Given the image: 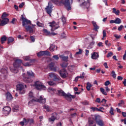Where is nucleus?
Masks as SVG:
<instances>
[{"mask_svg": "<svg viewBox=\"0 0 126 126\" xmlns=\"http://www.w3.org/2000/svg\"><path fill=\"white\" fill-rule=\"evenodd\" d=\"M61 20H62V22L63 23V24H64V23H65V22H66V20L65 19V18L64 17H62L61 18Z\"/></svg>", "mask_w": 126, "mask_h": 126, "instance_id": "79ce46f5", "label": "nucleus"}, {"mask_svg": "<svg viewBox=\"0 0 126 126\" xmlns=\"http://www.w3.org/2000/svg\"><path fill=\"white\" fill-rule=\"evenodd\" d=\"M61 3H62L63 4H64L67 10H71V6L70 5L69 0H62Z\"/></svg>", "mask_w": 126, "mask_h": 126, "instance_id": "1a4fd4ad", "label": "nucleus"}, {"mask_svg": "<svg viewBox=\"0 0 126 126\" xmlns=\"http://www.w3.org/2000/svg\"><path fill=\"white\" fill-rule=\"evenodd\" d=\"M13 41H14V38H13L12 37H9L8 38V44L13 42Z\"/></svg>", "mask_w": 126, "mask_h": 126, "instance_id": "473e14b6", "label": "nucleus"}, {"mask_svg": "<svg viewBox=\"0 0 126 126\" xmlns=\"http://www.w3.org/2000/svg\"><path fill=\"white\" fill-rule=\"evenodd\" d=\"M48 75L49 77H51V78H53L56 76V75H55V73H49Z\"/></svg>", "mask_w": 126, "mask_h": 126, "instance_id": "ea45409f", "label": "nucleus"}, {"mask_svg": "<svg viewBox=\"0 0 126 126\" xmlns=\"http://www.w3.org/2000/svg\"><path fill=\"white\" fill-rule=\"evenodd\" d=\"M49 67L51 70H53V71H57V67L55 66V63H51L49 64Z\"/></svg>", "mask_w": 126, "mask_h": 126, "instance_id": "aec40b11", "label": "nucleus"}, {"mask_svg": "<svg viewBox=\"0 0 126 126\" xmlns=\"http://www.w3.org/2000/svg\"><path fill=\"white\" fill-rule=\"evenodd\" d=\"M122 115L123 116V117L126 118V112H122Z\"/></svg>", "mask_w": 126, "mask_h": 126, "instance_id": "774afa93", "label": "nucleus"}, {"mask_svg": "<svg viewBox=\"0 0 126 126\" xmlns=\"http://www.w3.org/2000/svg\"><path fill=\"white\" fill-rule=\"evenodd\" d=\"M56 47V46L54 44H51L50 48L49 50L51 52H54L55 51V48Z\"/></svg>", "mask_w": 126, "mask_h": 126, "instance_id": "c85d7f7f", "label": "nucleus"}, {"mask_svg": "<svg viewBox=\"0 0 126 126\" xmlns=\"http://www.w3.org/2000/svg\"><path fill=\"white\" fill-rule=\"evenodd\" d=\"M3 111L5 115H8L11 111V108L8 106H6L3 108Z\"/></svg>", "mask_w": 126, "mask_h": 126, "instance_id": "a211bd4d", "label": "nucleus"}, {"mask_svg": "<svg viewBox=\"0 0 126 126\" xmlns=\"http://www.w3.org/2000/svg\"><path fill=\"white\" fill-rule=\"evenodd\" d=\"M17 90L19 91L20 94H24L26 92L24 85L22 84H19L17 85Z\"/></svg>", "mask_w": 126, "mask_h": 126, "instance_id": "9d476101", "label": "nucleus"}, {"mask_svg": "<svg viewBox=\"0 0 126 126\" xmlns=\"http://www.w3.org/2000/svg\"><path fill=\"white\" fill-rule=\"evenodd\" d=\"M100 91H101V93H102V94H103V95H105V96H107V95H108V94H107V92H106V91H105V89H104V88H100Z\"/></svg>", "mask_w": 126, "mask_h": 126, "instance_id": "cd10ccee", "label": "nucleus"}, {"mask_svg": "<svg viewBox=\"0 0 126 126\" xmlns=\"http://www.w3.org/2000/svg\"><path fill=\"white\" fill-rule=\"evenodd\" d=\"M37 57H42V56H51L50 52L48 51H40L37 53Z\"/></svg>", "mask_w": 126, "mask_h": 126, "instance_id": "ddd939ff", "label": "nucleus"}, {"mask_svg": "<svg viewBox=\"0 0 126 126\" xmlns=\"http://www.w3.org/2000/svg\"><path fill=\"white\" fill-rule=\"evenodd\" d=\"M19 110L18 105H15L13 108V112H17Z\"/></svg>", "mask_w": 126, "mask_h": 126, "instance_id": "e433bc0d", "label": "nucleus"}, {"mask_svg": "<svg viewBox=\"0 0 126 126\" xmlns=\"http://www.w3.org/2000/svg\"><path fill=\"white\" fill-rule=\"evenodd\" d=\"M106 36V31H103V37H105Z\"/></svg>", "mask_w": 126, "mask_h": 126, "instance_id": "338daca9", "label": "nucleus"}, {"mask_svg": "<svg viewBox=\"0 0 126 126\" xmlns=\"http://www.w3.org/2000/svg\"><path fill=\"white\" fill-rule=\"evenodd\" d=\"M23 121H24V123L25 125H27L28 124H29V119H26V118H24Z\"/></svg>", "mask_w": 126, "mask_h": 126, "instance_id": "4c0bfd02", "label": "nucleus"}, {"mask_svg": "<svg viewBox=\"0 0 126 126\" xmlns=\"http://www.w3.org/2000/svg\"><path fill=\"white\" fill-rule=\"evenodd\" d=\"M35 59L31 60L30 62H27L26 63H23V64L24 66H31L35 63Z\"/></svg>", "mask_w": 126, "mask_h": 126, "instance_id": "f3484780", "label": "nucleus"}, {"mask_svg": "<svg viewBox=\"0 0 126 126\" xmlns=\"http://www.w3.org/2000/svg\"><path fill=\"white\" fill-rule=\"evenodd\" d=\"M8 16V14H7L6 12H4L2 16H1V18L2 20H0V26H4V25H6L7 23H8L9 21V19H8L7 18Z\"/></svg>", "mask_w": 126, "mask_h": 126, "instance_id": "20e7f679", "label": "nucleus"}, {"mask_svg": "<svg viewBox=\"0 0 126 126\" xmlns=\"http://www.w3.org/2000/svg\"><path fill=\"white\" fill-rule=\"evenodd\" d=\"M60 74L61 76V77H63V78H65L66 77H67L68 75V73H67V71H66V70L65 69H63L60 71Z\"/></svg>", "mask_w": 126, "mask_h": 126, "instance_id": "4468645a", "label": "nucleus"}, {"mask_svg": "<svg viewBox=\"0 0 126 126\" xmlns=\"http://www.w3.org/2000/svg\"><path fill=\"white\" fill-rule=\"evenodd\" d=\"M33 86L38 90H46V86L40 81H36L33 85Z\"/></svg>", "mask_w": 126, "mask_h": 126, "instance_id": "423d86ee", "label": "nucleus"}, {"mask_svg": "<svg viewBox=\"0 0 126 126\" xmlns=\"http://www.w3.org/2000/svg\"><path fill=\"white\" fill-rule=\"evenodd\" d=\"M19 125L20 126H24V125H25V124L24 123V121H23H23L20 122Z\"/></svg>", "mask_w": 126, "mask_h": 126, "instance_id": "6e6d98bb", "label": "nucleus"}, {"mask_svg": "<svg viewBox=\"0 0 126 126\" xmlns=\"http://www.w3.org/2000/svg\"><path fill=\"white\" fill-rule=\"evenodd\" d=\"M58 94L59 95V96H63V97H65V98H70L74 99V98H75V96L72 95L70 94H65L63 91L60 90L58 91Z\"/></svg>", "mask_w": 126, "mask_h": 126, "instance_id": "39448f33", "label": "nucleus"}, {"mask_svg": "<svg viewBox=\"0 0 126 126\" xmlns=\"http://www.w3.org/2000/svg\"><path fill=\"white\" fill-rule=\"evenodd\" d=\"M43 31L45 33V34H46V35H51V32H49L47 29H43Z\"/></svg>", "mask_w": 126, "mask_h": 126, "instance_id": "58836bf2", "label": "nucleus"}, {"mask_svg": "<svg viewBox=\"0 0 126 126\" xmlns=\"http://www.w3.org/2000/svg\"><path fill=\"white\" fill-rule=\"evenodd\" d=\"M29 96L30 98H33L34 96H33V93L30 92L29 94Z\"/></svg>", "mask_w": 126, "mask_h": 126, "instance_id": "a18cd8bd", "label": "nucleus"}, {"mask_svg": "<svg viewBox=\"0 0 126 126\" xmlns=\"http://www.w3.org/2000/svg\"><path fill=\"white\" fill-rule=\"evenodd\" d=\"M114 37L116 38V39H117L119 40L121 38V35H118V34H114Z\"/></svg>", "mask_w": 126, "mask_h": 126, "instance_id": "49530a36", "label": "nucleus"}, {"mask_svg": "<svg viewBox=\"0 0 126 126\" xmlns=\"http://www.w3.org/2000/svg\"><path fill=\"white\" fill-rule=\"evenodd\" d=\"M6 40V36L5 35H3L2 37H1V42L2 44L4 43V41Z\"/></svg>", "mask_w": 126, "mask_h": 126, "instance_id": "72a5a7b5", "label": "nucleus"}, {"mask_svg": "<svg viewBox=\"0 0 126 126\" xmlns=\"http://www.w3.org/2000/svg\"><path fill=\"white\" fill-rule=\"evenodd\" d=\"M35 102H38L41 104H45L46 103V98H44L42 96H39V98H32V100L29 102V106L32 107L35 104Z\"/></svg>", "mask_w": 126, "mask_h": 126, "instance_id": "f03ea898", "label": "nucleus"}, {"mask_svg": "<svg viewBox=\"0 0 126 126\" xmlns=\"http://www.w3.org/2000/svg\"><path fill=\"white\" fill-rule=\"evenodd\" d=\"M48 84H49V85L53 86L55 84V83H54L53 81H51L48 82Z\"/></svg>", "mask_w": 126, "mask_h": 126, "instance_id": "3c124183", "label": "nucleus"}, {"mask_svg": "<svg viewBox=\"0 0 126 126\" xmlns=\"http://www.w3.org/2000/svg\"><path fill=\"white\" fill-rule=\"evenodd\" d=\"M102 110H104V108L103 107H101L99 109L97 108V111H99V112H103Z\"/></svg>", "mask_w": 126, "mask_h": 126, "instance_id": "052dcab7", "label": "nucleus"}, {"mask_svg": "<svg viewBox=\"0 0 126 126\" xmlns=\"http://www.w3.org/2000/svg\"><path fill=\"white\" fill-rule=\"evenodd\" d=\"M92 24L94 27V30L95 31H97V30H98V29H99V26L98 25H97V24H96V22L93 21Z\"/></svg>", "mask_w": 126, "mask_h": 126, "instance_id": "5701e85b", "label": "nucleus"}, {"mask_svg": "<svg viewBox=\"0 0 126 126\" xmlns=\"http://www.w3.org/2000/svg\"><path fill=\"white\" fill-rule=\"evenodd\" d=\"M24 60H25V61H29V60H30V57L29 56H26L25 57H24Z\"/></svg>", "mask_w": 126, "mask_h": 126, "instance_id": "8fccbe9b", "label": "nucleus"}, {"mask_svg": "<svg viewBox=\"0 0 126 126\" xmlns=\"http://www.w3.org/2000/svg\"><path fill=\"white\" fill-rule=\"evenodd\" d=\"M86 56L87 57H88V55H89V50H86V54H85Z\"/></svg>", "mask_w": 126, "mask_h": 126, "instance_id": "e2e57ef3", "label": "nucleus"}, {"mask_svg": "<svg viewBox=\"0 0 126 126\" xmlns=\"http://www.w3.org/2000/svg\"><path fill=\"white\" fill-rule=\"evenodd\" d=\"M60 117L57 116V113H54L52 114V116L48 119V121L50 123H54L56 120H59Z\"/></svg>", "mask_w": 126, "mask_h": 126, "instance_id": "f8f14e48", "label": "nucleus"}, {"mask_svg": "<svg viewBox=\"0 0 126 126\" xmlns=\"http://www.w3.org/2000/svg\"><path fill=\"white\" fill-rule=\"evenodd\" d=\"M36 25H37L38 27H42V28L45 27V25H44V24H42L39 22H37L36 23Z\"/></svg>", "mask_w": 126, "mask_h": 126, "instance_id": "f704fd0d", "label": "nucleus"}, {"mask_svg": "<svg viewBox=\"0 0 126 126\" xmlns=\"http://www.w3.org/2000/svg\"><path fill=\"white\" fill-rule=\"evenodd\" d=\"M43 108L45 109L47 112H50L51 111V108H50V106L47 105H44L43 106Z\"/></svg>", "mask_w": 126, "mask_h": 126, "instance_id": "7c9ffc66", "label": "nucleus"}, {"mask_svg": "<svg viewBox=\"0 0 126 126\" xmlns=\"http://www.w3.org/2000/svg\"><path fill=\"white\" fill-rule=\"evenodd\" d=\"M123 28H124V26L121 25L118 29V31H122Z\"/></svg>", "mask_w": 126, "mask_h": 126, "instance_id": "603ef678", "label": "nucleus"}, {"mask_svg": "<svg viewBox=\"0 0 126 126\" xmlns=\"http://www.w3.org/2000/svg\"><path fill=\"white\" fill-rule=\"evenodd\" d=\"M97 46L98 47H103V43L102 42H99L98 44H97Z\"/></svg>", "mask_w": 126, "mask_h": 126, "instance_id": "bf43d9fd", "label": "nucleus"}, {"mask_svg": "<svg viewBox=\"0 0 126 126\" xmlns=\"http://www.w3.org/2000/svg\"><path fill=\"white\" fill-rule=\"evenodd\" d=\"M5 96L7 101H10V100H12V99H13V97H12L11 94L9 92H7Z\"/></svg>", "mask_w": 126, "mask_h": 126, "instance_id": "412c9836", "label": "nucleus"}, {"mask_svg": "<svg viewBox=\"0 0 126 126\" xmlns=\"http://www.w3.org/2000/svg\"><path fill=\"white\" fill-rule=\"evenodd\" d=\"M110 81H106L105 83V86H108V85H109V84H110Z\"/></svg>", "mask_w": 126, "mask_h": 126, "instance_id": "69168bd1", "label": "nucleus"}, {"mask_svg": "<svg viewBox=\"0 0 126 126\" xmlns=\"http://www.w3.org/2000/svg\"><path fill=\"white\" fill-rule=\"evenodd\" d=\"M60 58L61 59V60H63V61H64V62H67L68 60V56H65L63 55H60Z\"/></svg>", "mask_w": 126, "mask_h": 126, "instance_id": "4be33fe9", "label": "nucleus"}, {"mask_svg": "<svg viewBox=\"0 0 126 126\" xmlns=\"http://www.w3.org/2000/svg\"><path fill=\"white\" fill-rule=\"evenodd\" d=\"M45 9L48 14H49L50 16H52L51 13H52V11H53V6H52V4L50 2L48 3V5L47 7L45 8Z\"/></svg>", "mask_w": 126, "mask_h": 126, "instance_id": "2eb2a0df", "label": "nucleus"}, {"mask_svg": "<svg viewBox=\"0 0 126 126\" xmlns=\"http://www.w3.org/2000/svg\"><path fill=\"white\" fill-rule=\"evenodd\" d=\"M31 40L32 42H35V38L33 36H31Z\"/></svg>", "mask_w": 126, "mask_h": 126, "instance_id": "4d7b16f0", "label": "nucleus"}, {"mask_svg": "<svg viewBox=\"0 0 126 126\" xmlns=\"http://www.w3.org/2000/svg\"><path fill=\"white\" fill-rule=\"evenodd\" d=\"M92 86H93V85H92L91 83H90V82H87L86 87L87 90H88V91H90V89H91Z\"/></svg>", "mask_w": 126, "mask_h": 126, "instance_id": "393cba45", "label": "nucleus"}, {"mask_svg": "<svg viewBox=\"0 0 126 126\" xmlns=\"http://www.w3.org/2000/svg\"><path fill=\"white\" fill-rule=\"evenodd\" d=\"M48 92H50V93H56V92H57V90L52 88H49L48 89Z\"/></svg>", "mask_w": 126, "mask_h": 126, "instance_id": "bb28decb", "label": "nucleus"}, {"mask_svg": "<svg viewBox=\"0 0 126 126\" xmlns=\"http://www.w3.org/2000/svg\"><path fill=\"white\" fill-rule=\"evenodd\" d=\"M115 21V24H120V23H122V20H121V19L117 18L116 19Z\"/></svg>", "mask_w": 126, "mask_h": 126, "instance_id": "2f4dec72", "label": "nucleus"}, {"mask_svg": "<svg viewBox=\"0 0 126 126\" xmlns=\"http://www.w3.org/2000/svg\"><path fill=\"white\" fill-rule=\"evenodd\" d=\"M23 80L25 82H26V83H31V82L33 81V80H32L31 78L26 77V74L25 73L23 74Z\"/></svg>", "mask_w": 126, "mask_h": 126, "instance_id": "dca6fc26", "label": "nucleus"}, {"mask_svg": "<svg viewBox=\"0 0 126 126\" xmlns=\"http://www.w3.org/2000/svg\"><path fill=\"white\" fill-rule=\"evenodd\" d=\"M112 10L113 13H115L116 15H120V10H117L115 8H113Z\"/></svg>", "mask_w": 126, "mask_h": 126, "instance_id": "a878e982", "label": "nucleus"}, {"mask_svg": "<svg viewBox=\"0 0 126 126\" xmlns=\"http://www.w3.org/2000/svg\"><path fill=\"white\" fill-rule=\"evenodd\" d=\"M110 108H110L109 113H110V114H111V115H114V109L112 107H111Z\"/></svg>", "mask_w": 126, "mask_h": 126, "instance_id": "a19ab883", "label": "nucleus"}, {"mask_svg": "<svg viewBox=\"0 0 126 126\" xmlns=\"http://www.w3.org/2000/svg\"><path fill=\"white\" fill-rule=\"evenodd\" d=\"M21 63H22V60L20 59L16 60L15 63H13L14 67L10 68L11 71L13 73H17V72H18V69L17 68L20 66Z\"/></svg>", "mask_w": 126, "mask_h": 126, "instance_id": "7ed1b4c3", "label": "nucleus"}, {"mask_svg": "<svg viewBox=\"0 0 126 126\" xmlns=\"http://www.w3.org/2000/svg\"><path fill=\"white\" fill-rule=\"evenodd\" d=\"M89 126H90L91 125H93L94 124V121L89 120Z\"/></svg>", "mask_w": 126, "mask_h": 126, "instance_id": "13d9d810", "label": "nucleus"}, {"mask_svg": "<svg viewBox=\"0 0 126 126\" xmlns=\"http://www.w3.org/2000/svg\"><path fill=\"white\" fill-rule=\"evenodd\" d=\"M50 25H49V26L51 27V31H55V30L58 29V28L60 27L59 26V25L56 23V22H55L54 21L50 23Z\"/></svg>", "mask_w": 126, "mask_h": 126, "instance_id": "9b49d317", "label": "nucleus"}, {"mask_svg": "<svg viewBox=\"0 0 126 126\" xmlns=\"http://www.w3.org/2000/svg\"><path fill=\"white\" fill-rule=\"evenodd\" d=\"M53 58L56 60V61H58L59 58V55H54L53 56Z\"/></svg>", "mask_w": 126, "mask_h": 126, "instance_id": "37998d69", "label": "nucleus"}, {"mask_svg": "<svg viewBox=\"0 0 126 126\" xmlns=\"http://www.w3.org/2000/svg\"><path fill=\"white\" fill-rule=\"evenodd\" d=\"M61 65L62 67H66L67 65H68V63H67L66 62H63L61 63Z\"/></svg>", "mask_w": 126, "mask_h": 126, "instance_id": "c756f323", "label": "nucleus"}, {"mask_svg": "<svg viewBox=\"0 0 126 126\" xmlns=\"http://www.w3.org/2000/svg\"><path fill=\"white\" fill-rule=\"evenodd\" d=\"M111 75L114 79H116L117 77V74H116V72L114 70L112 71Z\"/></svg>", "mask_w": 126, "mask_h": 126, "instance_id": "c9c22d12", "label": "nucleus"}, {"mask_svg": "<svg viewBox=\"0 0 126 126\" xmlns=\"http://www.w3.org/2000/svg\"><path fill=\"white\" fill-rule=\"evenodd\" d=\"M112 56H113V53L112 52L108 53L107 55V58H110V57H112Z\"/></svg>", "mask_w": 126, "mask_h": 126, "instance_id": "09e8293b", "label": "nucleus"}, {"mask_svg": "<svg viewBox=\"0 0 126 126\" xmlns=\"http://www.w3.org/2000/svg\"><path fill=\"white\" fill-rule=\"evenodd\" d=\"M22 17L21 18L22 21V25L24 27H26V30L27 31H29V33H33L34 32V29H35V26L36 25H33L31 24V21L28 20V19L24 17V15H21Z\"/></svg>", "mask_w": 126, "mask_h": 126, "instance_id": "f257e3e1", "label": "nucleus"}, {"mask_svg": "<svg viewBox=\"0 0 126 126\" xmlns=\"http://www.w3.org/2000/svg\"><path fill=\"white\" fill-rule=\"evenodd\" d=\"M82 54V50L79 49V51L76 53V55H81Z\"/></svg>", "mask_w": 126, "mask_h": 126, "instance_id": "c03bdc74", "label": "nucleus"}, {"mask_svg": "<svg viewBox=\"0 0 126 126\" xmlns=\"http://www.w3.org/2000/svg\"><path fill=\"white\" fill-rule=\"evenodd\" d=\"M99 58V54L97 52H94L91 54L92 60H97Z\"/></svg>", "mask_w": 126, "mask_h": 126, "instance_id": "6ab92c4d", "label": "nucleus"}, {"mask_svg": "<svg viewBox=\"0 0 126 126\" xmlns=\"http://www.w3.org/2000/svg\"><path fill=\"white\" fill-rule=\"evenodd\" d=\"M103 65L105 66V68H109V67H108V64H107V63H104L103 64Z\"/></svg>", "mask_w": 126, "mask_h": 126, "instance_id": "0e129e2a", "label": "nucleus"}, {"mask_svg": "<svg viewBox=\"0 0 126 126\" xmlns=\"http://www.w3.org/2000/svg\"><path fill=\"white\" fill-rule=\"evenodd\" d=\"M18 39H20L21 40H23L24 39V37L22 36L21 35H18Z\"/></svg>", "mask_w": 126, "mask_h": 126, "instance_id": "5fc2aeb1", "label": "nucleus"}, {"mask_svg": "<svg viewBox=\"0 0 126 126\" xmlns=\"http://www.w3.org/2000/svg\"><path fill=\"white\" fill-rule=\"evenodd\" d=\"M27 74L28 76H31V77H34L35 76V73L31 70L28 71Z\"/></svg>", "mask_w": 126, "mask_h": 126, "instance_id": "b1692460", "label": "nucleus"}, {"mask_svg": "<svg viewBox=\"0 0 126 126\" xmlns=\"http://www.w3.org/2000/svg\"><path fill=\"white\" fill-rule=\"evenodd\" d=\"M126 50L125 51V54H124V55L123 56V60L124 61H126Z\"/></svg>", "mask_w": 126, "mask_h": 126, "instance_id": "680f3d73", "label": "nucleus"}, {"mask_svg": "<svg viewBox=\"0 0 126 126\" xmlns=\"http://www.w3.org/2000/svg\"><path fill=\"white\" fill-rule=\"evenodd\" d=\"M15 22H16V19H15V18L12 19L11 21L12 24H15Z\"/></svg>", "mask_w": 126, "mask_h": 126, "instance_id": "864d4df0", "label": "nucleus"}, {"mask_svg": "<svg viewBox=\"0 0 126 126\" xmlns=\"http://www.w3.org/2000/svg\"><path fill=\"white\" fill-rule=\"evenodd\" d=\"M29 122H30V125H33L34 120H33L32 119H29Z\"/></svg>", "mask_w": 126, "mask_h": 126, "instance_id": "de8ad7c7", "label": "nucleus"}, {"mask_svg": "<svg viewBox=\"0 0 126 126\" xmlns=\"http://www.w3.org/2000/svg\"><path fill=\"white\" fill-rule=\"evenodd\" d=\"M78 1L80 3V6H85L86 8H89L91 2L90 0H87V2H85V0H78Z\"/></svg>", "mask_w": 126, "mask_h": 126, "instance_id": "6e6552de", "label": "nucleus"}, {"mask_svg": "<svg viewBox=\"0 0 126 126\" xmlns=\"http://www.w3.org/2000/svg\"><path fill=\"white\" fill-rule=\"evenodd\" d=\"M92 118L96 122V124L99 126H104V122L100 119V116L93 115Z\"/></svg>", "mask_w": 126, "mask_h": 126, "instance_id": "0eeeda50", "label": "nucleus"}]
</instances>
